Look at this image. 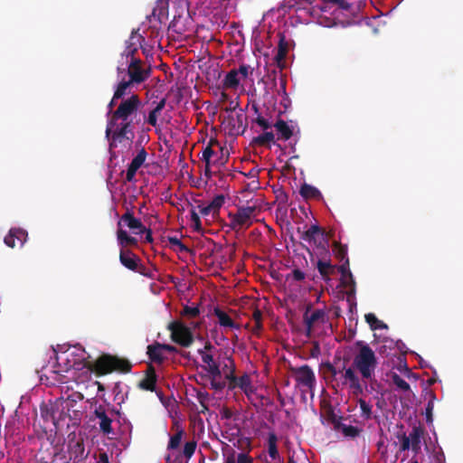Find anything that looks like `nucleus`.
<instances>
[{
    "label": "nucleus",
    "instance_id": "nucleus-46",
    "mask_svg": "<svg viewBox=\"0 0 463 463\" xmlns=\"http://www.w3.org/2000/svg\"><path fill=\"white\" fill-rule=\"evenodd\" d=\"M432 399L429 401L427 406H426V420L427 422L432 421V411L434 408V402L433 399L435 398V395L432 393Z\"/></svg>",
    "mask_w": 463,
    "mask_h": 463
},
{
    "label": "nucleus",
    "instance_id": "nucleus-16",
    "mask_svg": "<svg viewBox=\"0 0 463 463\" xmlns=\"http://www.w3.org/2000/svg\"><path fill=\"white\" fill-rule=\"evenodd\" d=\"M310 308L311 307L308 306L303 316L307 335H310L315 323H317L319 320H323L325 317V312L322 309H316L310 315H308Z\"/></svg>",
    "mask_w": 463,
    "mask_h": 463
},
{
    "label": "nucleus",
    "instance_id": "nucleus-10",
    "mask_svg": "<svg viewBox=\"0 0 463 463\" xmlns=\"http://www.w3.org/2000/svg\"><path fill=\"white\" fill-rule=\"evenodd\" d=\"M157 374L153 364H148L145 371L144 378L138 383L137 387L143 391L156 392L158 396L162 393L156 391Z\"/></svg>",
    "mask_w": 463,
    "mask_h": 463
},
{
    "label": "nucleus",
    "instance_id": "nucleus-25",
    "mask_svg": "<svg viewBox=\"0 0 463 463\" xmlns=\"http://www.w3.org/2000/svg\"><path fill=\"white\" fill-rule=\"evenodd\" d=\"M214 315L218 318V322L220 326L224 327H230V328H236L239 329V325H237L232 317L223 310L220 308L214 309Z\"/></svg>",
    "mask_w": 463,
    "mask_h": 463
},
{
    "label": "nucleus",
    "instance_id": "nucleus-36",
    "mask_svg": "<svg viewBox=\"0 0 463 463\" xmlns=\"http://www.w3.org/2000/svg\"><path fill=\"white\" fill-rule=\"evenodd\" d=\"M392 381L397 388L403 392H408L411 389L410 384L395 373L392 375Z\"/></svg>",
    "mask_w": 463,
    "mask_h": 463
},
{
    "label": "nucleus",
    "instance_id": "nucleus-1",
    "mask_svg": "<svg viewBox=\"0 0 463 463\" xmlns=\"http://www.w3.org/2000/svg\"><path fill=\"white\" fill-rule=\"evenodd\" d=\"M142 101L137 94H132L128 99H123L118 108L111 113L108 122L106 133H112V143H121L124 140L129 143L135 138V127L146 120V115L139 114Z\"/></svg>",
    "mask_w": 463,
    "mask_h": 463
},
{
    "label": "nucleus",
    "instance_id": "nucleus-32",
    "mask_svg": "<svg viewBox=\"0 0 463 463\" xmlns=\"http://www.w3.org/2000/svg\"><path fill=\"white\" fill-rule=\"evenodd\" d=\"M320 232V227L317 224H313L306 232H302L300 239L307 241H315V237L318 235Z\"/></svg>",
    "mask_w": 463,
    "mask_h": 463
},
{
    "label": "nucleus",
    "instance_id": "nucleus-37",
    "mask_svg": "<svg viewBox=\"0 0 463 463\" xmlns=\"http://www.w3.org/2000/svg\"><path fill=\"white\" fill-rule=\"evenodd\" d=\"M359 408L362 411V416L369 420L372 418V406L364 399L358 401Z\"/></svg>",
    "mask_w": 463,
    "mask_h": 463
},
{
    "label": "nucleus",
    "instance_id": "nucleus-47",
    "mask_svg": "<svg viewBox=\"0 0 463 463\" xmlns=\"http://www.w3.org/2000/svg\"><path fill=\"white\" fill-rule=\"evenodd\" d=\"M160 113L157 112V110L156 109H152L148 116H147V118H146V122L152 126V127H156L157 126V116L159 115Z\"/></svg>",
    "mask_w": 463,
    "mask_h": 463
},
{
    "label": "nucleus",
    "instance_id": "nucleus-48",
    "mask_svg": "<svg viewBox=\"0 0 463 463\" xmlns=\"http://www.w3.org/2000/svg\"><path fill=\"white\" fill-rule=\"evenodd\" d=\"M255 122L260 127L262 128L264 130H267L269 128H270L273 125L269 121L267 120L266 118H264L262 116L259 115L256 119H255Z\"/></svg>",
    "mask_w": 463,
    "mask_h": 463
},
{
    "label": "nucleus",
    "instance_id": "nucleus-22",
    "mask_svg": "<svg viewBox=\"0 0 463 463\" xmlns=\"http://www.w3.org/2000/svg\"><path fill=\"white\" fill-rule=\"evenodd\" d=\"M140 39L144 40L142 36L132 33L129 39L126 42V49L122 55L126 56L127 59L130 58V60L136 58L135 54L137 52V43H140Z\"/></svg>",
    "mask_w": 463,
    "mask_h": 463
},
{
    "label": "nucleus",
    "instance_id": "nucleus-45",
    "mask_svg": "<svg viewBox=\"0 0 463 463\" xmlns=\"http://www.w3.org/2000/svg\"><path fill=\"white\" fill-rule=\"evenodd\" d=\"M84 445L81 442L77 441L72 449V454H74V458H82L84 454Z\"/></svg>",
    "mask_w": 463,
    "mask_h": 463
},
{
    "label": "nucleus",
    "instance_id": "nucleus-33",
    "mask_svg": "<svg viewBox=\"0 0 463 463\" xmlns=\"http://www.w3.org/2000/svg\"><path fill=\"white\" fill-rule=\"evenodd\" d=\"M333 252L335 256L340 260H346L347 258V247L341 244L340 242L335 241L333 244Z\"/></svg>",
    "mask_w": 463,
    "mask_h": 463
},
{
    "label": "nucleus",
    "instance_id": "nucleus-17",
    "mask_svg": "<svg viewBox=\"0 0 463 463\" xmlns=\"http://www.w3.org/2000/svg\"><path fill=\"white\" fill-rule=\"evenodd\" d=\"M257 211V205L240 206L236 212V216L239 218V222H242L245 228H249L252 224V217Z\"/></svg>",
    "mask_w": 463,
    "mask_h": 463
},
{
    "label": "nucleus",
    "instance_id": "nucleus-27",
    "mask_svg": "<svg viewBox=\"0 0 463 463\" xmlns=\"http://www.w3.org/2000/svg\"><path fill=\"white\" fill-rule=\"evenodd\" d=\"M317 268L325 280L330 279V275L335 272V266H333L329 260H318L317 262Z\"/></svg>",
    "mask_w": 463,
    "mask_h": 463
},
{
    "label": "nucleus",
    "instance_id": "nucleus-2",
    "mask_svg": "<svg viewBox=\"0 0 463 463\" xmlns=\"http://www.w3.org/2000/svg\"><path fill=\"white\" fill-rule=\"evenodd\" d=\"M355 345L359 349L354 355L352 365L343 374V383L348 384L354 395H360L368 383L375 382L378 361L374 351L367 344L357 341Z\"/></svg>",
    "mask_w": 463,
    "mask_h": 463
},
{
    "label": "nucleus",
    "instance_id": "nucleus-58",
    "mask_svg": "<svg viewBox=\"0 0 463 463\" xmlns=\"http://www.w3.org/2000/svg\"><path fill=\"white\" fill-rule=\"evenodd\" d=\"M254 323L262 322V313L260 309H255L252 313Z\"/></svg>",
    "mask_w": 463,
    "mask_h": 463
},
{
    "label": "nucleus",
    "instance_id": "nucleus-8",
    "mask_svg": "<svg viewBox=\"0 0 463 463\" xmlns=\"http://www.w3.org/2000/svg\"><path fill=\"white\" fill-rule=\"evenodd\" d=\"M290 372L298 385L312 391L316 386V376L312 368L304 364L298 367H290Z\"/></svg>",
    "mask_w": 463,
    "mask_h": 463
},
{
    "label": "nucleus",
    "instance_id": "nucleus-56",
    "mask_svg": "<svg viewBox=\"0 0 463 463\" xmlns=\"http://www.w3.org/2000/svg\"><path fill=\"white\" fill-rule=\"evenodd\" d=\"M136 271L138 272L139 274L145 276V277L153 279V275L151 274V272L148 271V269L145 266H143L142 264H140L138 266V269H137Z\"/></svg>",
    "mask_w": 463,
    "mask_h": 463
},
{
    "label": "nucleus",
    "instance_id": "nucleus-49",
    "mask_svg": "<svg viewBox=\"0 0 463 463\" xmlns=\"http://www.w3.org/2000/svg\"><path fill=\"white\" fill-rule=\"evenodd\" d=\"M4 241L10 248H14L18 245L11 230L9 231V233L5 237Z\"/></svg>",
    "mask_w": 463,
    "mask_h": 463
},
{
    "label": "nucleus",
    "instance_id": "nucleus-4",
    "mask_svg": "<svg viewBox=\"0 0 463 463\" xmlns=\"http://www.w3.org/2000/svg\"><path fill=\"white\" fill-rule=\"evenodd\" d=\"M213 346L211 343H206L203 349H199L198 353L201 354V358L205 365L203 368L208 373V377L210 379V383L212 389L215 391H222L226 383L222 381V371L220 369V365L213 360V356L210 354H207L205 350H211Z\"/></svg>",
    "mask_w": 463,
    "mask_h": 463
},
{
    "label": "nucleus",
    "instance_id": "nucleus-59",
    "mask_svg": "<svg viewBox=\"0 0 463 463\" xmlns=\"http://www.w3.org/2000/svg\"><path fill=\"white\" fill-rule=\"evenodd\" d=\"M221 415H222V419L229 420V419L232 418L233 412L229 408H223L222 412H221Z\"/></svg>",
    "mask_w": 463,
    "mask_h": 463
},
{
    "label": "nucleus",
    "instance_id": "nucleus-53",
    "mask_svg": "<svg viewBox=\"0 0 463 463\" xmlns=\"http://www.w3.org/2000/svg\"><path fill=\"white\" fill-rule=\"evenodd\" d=\"M227 161L228 156H223V154H222L218 158L213 161V165L219 168L221 166H223L227 163Z\"/></svg>",
    "mask_w": 463,
    "mask_h": 463
},
{
    "label": "nucleus",
    "instance_id": "nucleus-35",
    "mask_svg": "<svg viewBox=\"0 0 463 463\" xmlns=\"http://www.w3.org/2000/svg\"><path fill=\"white\" fill-rule=\"evenodd\" d=\"M184 435L183 430H178L175 434L170 437V440L167 445V449H175L180 446L182 438Z\"/></svg>",
    "mask_w": 463,
    "mask_h": 463
},
{
    "label": "nucleus",
    "instance_id": "nucleus-13",
    "mask_svg": "<svg viewBox=\"0 0 463 463\" xmlns=\"http://www.w3.org/2000/svg\"><path fill=\"white\" fill-rule=\"evenodd\" d=\"M94 415L99 420V426L101 432L106 435H109L113 432L112 429V418L106 411L103 405H99L94 410Z\"/></svg>",
    "mask_w": 463,
    "mask_h": 463
},
{
    "label": "nucleus",
    "instance_id": "nucleus-41",
    "mask_svg": "<svg viewBox=\"0 0 463 463\" xmlns=\"http://www.w3.org/2000/svg\"><path fill=\"white\" fill-rule=\"evenodd\" d=\"M195 449H196V442L194 440L187 441L184 444V447L183 449L184 456L186 458H190L194 455Z\"/></svg>",
    "mask_w": 463,
    "mask_h": 463
},
{
    "label": "nucleus",
    "instance_id": "nucleus-52",
    "mask_svg": "<svg viewBox=\"0 0 463 463\" xmlns=\"http://www.w3.org/2000/svg\"><path fill=\"white\" fill-rule=\"evenodd\" d=\"M290 276L296 281H302L306 278L305 273L302 270L298 269H293L291 274H290Z\"/></svg>",
    "mask_w": 463,
    "mask_h": 463
},
{
    "label": "nucleus",
    "instance_id": "nucleus-30",
    "mask_svg": "<svg viewBox=\"0 0 463 463\" xmlns=\"http://www.w3.org/2000/svg\"><path fill=\"white\" fill-rule=\"evenodd\" d=\"M365 321L368 323L372 330L385 329L387 325L379 320L373 313H368L364 316Z\"/></svg>",
    "mask_w": 463,
    "mask_h": 463
},
{
    "label": "nucleus",
    "instance_id": "nucleus-40",
    "mask_svg": "<svg viewBox=\"0 0 463 463\" xmlns=\"http://www.w3.org/2000/svg\"><path fill=\"white\" fill-rule=\"evenodd\" d=\"M168 241L170 242V244L172 246H175L178 248V250L180 252H187L189 251V248L187 246H185L180 239H178L177 237L175 236H169L167 238Z\"/></svg>",
    "mask_w": 463,
    "mask_h": 463
},
{
    "label": "nucleus",
    "instance_id": "nucleus-14",
    "mask_svg": "<svg viewBox=\"0 0 463 463\" xmlns=\"http://www.w3.org/2000/svg\"><path fill=\"white\" fill-rule=\"evenodd\" d=\"M147 156V153L144 147H142L137 156L132 159L126 173V181L132 182L135 179L137 171L145 163Z\"/></svg>",
    "mask_w": 463,
    "mask_h": 463
},
{
    "label": "nucleus",
    "instance_id": "nucleus-64",
    "mask_svg": "<svg viewBox=\"0 0 463 463\" xmlns=\"http://www.w3.org/2000/svg\"><path fill=\"white\" fill-rule=\"evenodd\" d=\"M237 462V458H235V455H234V451L229 455L226 459H225V463H236Z\"/></svg>",
    "mask_w": 463,
    "mask_h": 463
},
{
    "label": "nucleus",
    "instance_id": "nucleus-51",
    "mask_svg": "<svg viewBox=\"0 0 463 463\" xmlns=\"http://www.w3.org/2000/svg\"><path fill=\"white\" fill-rule=\"evenodd\" d=\"M288 42L286 41V37L284 34L279 33L278 51H286V52H288Z\"/></svg>",
    "mask_w": 463,
    "mask_h": 463
},
{
    "label": "nucleus",
    "instance_id": "nucleus-19",
    "mask_svg": "<svg viewBox=\"0 0 463 463\" xmlns=\"http://www.w3.org/2000/svg\"><path fill=\"white\" fill-rule=\"evenodd\" d=\"M159 342H155L152 345H147L146 354L149 360L158 365L162 364L166 357L164 354L163 349L158 346Z\"/></svg>",
    "mask_w": 463,
    "mask_h": 463
},
{
    "label": "nucleus",
    "instance_id": "nucleus-34",
    "mask_svg": "<svg viewBox=\"0 0 463 463\" xmlns=\"http://www.w3.org/2000/svg\"><path fill=\"white\" fill-rule=\"evenodd\" d=\"M201 311L198 306L195 307H190V306H184L182 311L180 312L181 317L185 318H195L199 317Z\"/></svg>",
    "mask_w": 463,
    "mask_h": 463
},
{
    "label": "nucleus",
    "instance_id": "nucleus-7",
    "mask_svg": "<svg viewBox=\"0 0 463 463\" xmlns=\"http://www.w3.org/2000/svg\"><path fill=\"white\" fill-rule=\"evenodd\" d=\"M231 364V371L226 373V379L229 381L230 389L240 388L246 395L253 392L251 380L249 374L244 373L241 377L235 376V364L232 357H228Z\"/></svg>",
    "mask_w": 463,
    "mask_h": 463
},
{
    "label": "nucleus",
    "instance_id": "nucleus-42",
    "mask_svg": "<svg viewBox=\"0 0 463 463\" xmlns=\"http://www.w3.org/2000/svg\"><path fill=\"white\" fill-rule=\"evenodd\" d=\"M191 221H192V226H193V229L195 231V232H202L203 228H202V222H201V220H200V217L198 215V213L195 212V210H192L191 211Z\"/></svg>",
    "mask_w": 463,
    "mask_h": 463
},
{
    "label": "nucleus",
    "instance_id": "nucleus-43",
    "mask_svg": "<svg viewBox=\"0 0 463 463\" xmlns=\"http://www.w3.org/2000/svg\"><path fill=\"white\" fill-rule=\"evenodd\" d=\"M324 367L326 369V371L328 373H330L333 376H335L336 374L338 373H341L342 375L344 374L345 371V364H343V366L341 368H337L335 367L334 364H332L331 363L327 362L326 364H324Z\"/></svg>",
    "mask_w": 463,
    "mask_h": 463
},
{
    "label": "nucleus",
    "instance_id": "nucleus-20",
    "mask_svg": "<svg viewBox=\"0 0 463 463\" xmlns=\"http://www.w3.org/2000/svg\"><path fill=\"white\" fill-rule=\"evenodd\" d=\"M247 117L244 113L240 112L235 116H229L228 123L231 126V131L236 133H243L246 129Z\"/></svg>",
    "mask_w": 463,
    "mask_h": 463
},
{
    "label": "nucleus",
    "instance_id": "nucleus-15",
    "mask_svg": "<svg viewBox=\"0 0 463 463\" xmlns=\"http://www.w3.org/2000/svg\"><path fill=\"white\" fill-rule=\"evenodd\" d=\"M119 261L128 269L136 271L138 269L140 258L130 250L121 249L119 252Z\"/></svg>",
    "mask_w": 463,
    "mask_h": 463
},
{
    "label": "nucleus",
    "instance_id": "nucleus-26",
    "mask_svg": "<svg viewBox=\"0 0 463 463\" xmlns=\"http://www.w3.org/2000/svg\"><path fill=\"white\" fill-rule=\"evenodd\" d=\"M338 270H339V272L342 274V276L344 278L347 277V280L344 281L343 284L345 287L351 288V289L353 291H354L355 281H354V279L353 277V274L351 273V271L349 269V260L348 259H346L345 263H343L342 265H340L338 267Z\"/></svg>",
    "mask_w": 463,
    "mask_h": 463
},
{
    "label": "nucleus",
    "instance_id": "nucleus-28",
    "mask_svg": "<svg viewBox=\"0 0 463 463\" xmlns=\"http://www.w3.org/2000/svg\"><path fill=\"white\" fill-rule=\"evenodd\" d=\"M240 80L238 79V71L236 70L230 71L224 80L223 87L226 89H235L238 87Z\"/></svg>",
    "mask_w": 463,
    "mask_h": 463
},
{
    "label": "nucleus",
    "instance_id": "nucleus-39",
    "mask_svg": "<svg viewBox=\"0 0 463 463\" xmlns=\"http://www.w3.org/2000/svg\"><path fill=\"white\" fill-rule=\"evenodd\" d=\"M225 202V197L222 194L216 195L209 203V207L213 210V213H218Z\"/></svg>",
    "mask_w": 463,
    "mask_h": 463
},
{
    "label": "nucleus",
    "instance_id": "nucleus-21",
    "mask_svg": "<svg viewBox=\"0 0 463 463\" xmlns=\"http://www.w3.org/2000/svg\"><path fill=\"white\" fill-rule=\"evenodd\" d=\"M273 126L278 132L279 139L287 141L293 136L292 128L285 120L279 118Z\"/></svg>",
    "mask_w": 463,
    "mask_h": 463
},
{
    "label": "nucleus",
    "instance_id": "nucleus-44",
    "mask_svg": "<svg viewBox=\"0 0 463 463\" xmlns=\"http://www.w3.org/2000/svg\"><path fill=\"white\" fill-rule=\"evenodd\" d=\"M230 219H231V222H230V227L232 230L233 231H239L240 229L241 228H245V226L242 224V222H239V218L236 216V214H231L230 213Z\"/></svg>",
    "mask_w": 463,
    "mask_h": 463
},
{
    "label": "nucleus",
    "instance_id": "nucleus-29",
    "mask_svg": "<svg viewBox=\"0 0 463 463\" xmlns=\"http://www.w3.org/2000/svg\"><path fill=\"white\" fill-rule=\"evenodd\" d=\"M135 85L134 82H130V80H122L116 87L114 91V99H120L127 94L128 89L131 86Z\"/></svg>",
    "mask_w": 463,
    "mask_h": 463
},
{
    "label": "nucleus",
    "instance_id": "nucleus-50",
    "mask_svg": "<svg viewBox=\"0 0 463 463\" xmlns=\"http://www.w3.org/2000/svg\"><path fill=\"white\" fill-rule=\"evenodd\" d=\"M236 463H254L253 458L247 453H239Z\"/></svg>",
    "mask_w": 463,
    "mask_h": 463
},
{
    "label": "nucleus",
    "instance_id": "nucleus-57",
    "mask_svg": "<svg viewBox=\"0 0 463 463\" xmlns=\"http://www.w3.org/2000/svg\"><path fill=\"white\" fill-rule=\"evenodd\" d=\"M249 69L250 67L248 65L242 64L239 67L237 71L238 73L241 74L243 78H247L249 75Z\"/></svg>",
    "mask_w": 463,
    "mask_h": 463
},
{
    "label": "nucleus",
    "instance_id": "nucleus-62",
    "mask_svg": "<svg viewBox=\"0 0 463 463\" xmlns=\"http://www.w3.org/2000/svg\"><path fill=\"white\" fill-rule=\"evenodd\" d=\"M166 103L165 99H162L156 106L154 108V109L157 110V112L161 113V111L165 109Z\"/></svg>",
    "mask_w": 463,
    "mask_h": 463
},
{
    "label": "nucleus",
    "instance_id": "nucleus-3",
    "mask_svg": "<svg viewBox=\"0 0 463 463\" xmlns=\"http://www.w3.org/2000/svg\"><path fill=\"white\" fill-rule=\"evenodd\" d=\"M88 368L97 375H106L113 372L128 373L132 369V364L126 358L105 354L100 355Z\"/></svg>",
    "mask_w": 463,
    "mask_h": 463
},
{
    "label": "nucleus",
    "instance_id": "nucleus-38",
    "mask_svg": "<svg viewBox=\"0 0 463 463\" xmlns=\"http://www.w3.org/2000/svg\"><path fill=\"white\" fill-rule=\"evenodd\" d=\"M11 232L14 234V240L17 242L18 246H23L27 237V232L20 228H13L11 229Z\"/></svg>",
    "mask_w": 463,
    "mask_h": 463
},
{
    "label": "nucleus",
    "instance_id": "nucleus-12",
    "mask_svg": "<svg viewBox=\"0 0 463 463\" xmlns=\"http://www.w3.org/2000/svg\"><path fill=\"white\" fill-rule=\"evenodd\" d=\"M122 222H124L125 225L136 234H141L146 231V227L143 225L142 222L136 218L133 213L128 209L118 222V226L119 228Z\"/></svg>",
    "mask_w": 463,
    "mask_h": 463
},
{
    "label": "nucleus",
    "instance_id": "nucleus-18",
    "mask_svg": "<svg viewBox=\"0 0 463 463\" xmlns=\"http://www.w3.org/2000/svg\"><path fill=\"white\" fill-rule=\"evenodd\" d=\"M278 437L275 432H269L268 436V453L271 459L275 460V463H284L283 458L280 457L277 446ZM264 463H269L268 459L264 460Z\"/></svg>",
    "mask_w": 463,
    "mask_h": 463
},
{
    "label": "nucleus",
    "instance_id": "nucleus-24",
    "mask_svg": "<svg viewBox=\"0 0 463 463\" xmlns=\"http://www.w3.org/2000/svg\"><path fill=\"white\" fill-rule=\"evenodd\" d=\"M299 194L303 198L307 200H320L323 198L321 192L317 187L307 184H304L303 185H301Z\"/></svg>",
    "mask_w": 463,
    "mask_h": 463
},
{
    "label": "nucleus",
    "instance_id": "nucleus-6",
    "mask_svg": "<svg viewBox=\"0 0 463 463\" xmlns=\"http://www.w3.org/2000/svg\"><path fill=\"white\" fill-rule=\"evenodd\" d=\"M424 434V430L420 426H414L410 432L409 436L406 433L399 434L397 437L401 439V451H406L411 449L414 453H418L420 450L421 438Z\"/></svg>",
    "mask_w": 463,
    "mask_h": 463
},
{
    "label": "nucleus",
    "instance_id": "nucleus-11",
    "mask_svg": "<svg viewBox=\"0 0 463 463\" xmlns=\"http://www.w3.org/2000/svg\"><path fill=\"white\" fill-rule=\"evenodd\" d=\"M341 419L342 418L337 419L335 417H333V419L331 420L334 430L335 431L341 432L345 438L352 439L360 436V434L363 431V430L361 428L343 423Z\"/></svg>",
    "mask_w": 463,
    "mask_h": 463
},
{
    "label": "nucleus",
    "instance_id": "nucleus-23",
    "mask_svg": "<svg viewBox=\"0 0 463 463\" xmlns=\"http://www.w3.org/2000/svg\"><path fill=\"white\" fill-rule=\"evenodd\" d=\"M117 239L121 249H125L128 246H137L138 242L137 238L128 235V232L121 228H118L117 231Z\"/></svg>",
    "mask_w": 463,
    "mask_h": 463
},
{
    "label": "nucleus",
    "instance_id": "nucleus-63",
    "mask_svg": "<svg viewBox=\"0 0 463 463\" xmlns=\"http://www.w3.org/2000/svg\"><path fill=\"white\" fill-rule=\"evenodd\" d=\"M199 209H200V213L203 215H208L212 212L213 213V210L209 207V204L206 206H199Z\"/></svg>",
    "mask_w": 463,
    "mask_h": 463
},
{
    "label": "nucleus",
    "instance_id": "nucleus-31",
    "mask_svg": "<svg viewBox=\"0 0 463 463\" xmlns=\"http://www.w3.org/2000/svg\"><path fill=\"white\" fill-rule=\"evenodd\" d=\"M275 136L273 132H264L261 135H259L258 137H255L253 138V143H255L258 146H269L270 143H274Z\"/></svg>",
    "mask_w": 463,
    "mask_h": 463
},
{
    "label": "nucleus",
    "instance_id": "nucleus-9",
    "mask_svg": "<svg viewBox=\"0 0 463 463\" xmlns=\"http://www.w3.org/2000/svg\"><path fill=\"white\" fill-rule=\"evenodd\" d=\"M151 73V69L143 68V61L139 58H133L130 60L128 65V75L130 82L135 84H141L146 81Z\"/></svg>",
    "mask_w": 463,
    "mask_h": 463
},
{
    "label": "nucleus",
    "instance_id": "nucleus-55",
    "mask_svg": "<svg viewBox=\"0 0 463 463\" xmlns=\"http://www.w3.org/2000/svg\"><path fill=\"white\" fill-rule=\"evenodd\" d=\"M158 346H160L164 352H168V353H177V348L172 345H168V344H161L159 343Z\"/></svg>",
    "mask_w": 463,
    "mask_h": 463
},
{
    "label": "nucleus",
    "instance_id": "nucleus-54",
    "mask_svg": "<svg viewBox=\"0 0 463 463\" xmlns=\"http://www.w3.org/2000/svg\"><path fill=\"white\" fill-rule=\"evenodd\" d=\"M213 155H215V152L213 149V147H211V146H206L203 151L201 159H206L208 157H213Z\"/></svg>",
    "mask_w": 463,
    "mask_h": 463
},
{
    "label": "nucleus",
    "instance_id": "nucleus-5",
    "mask_svg": "<svg viewBox=\"0 0 463 463\" xmlns=\"http://www.w3.org/2000/svg\"><path fill=\"white\" fill-rule=\"evenodd\" d=\"M167 329L171 333V339L175 344L189 347L194 343V335L191 329L180 320H175L168 324Z\"/></svg>",
    "mask_w": 463,
    "mask_h": 463
},
{
    "label": "nucleus",
    "instance_id": "nucleus-60",
    "mask_svg": "<svg viewBox=\"0 0 463 463\" xmlns=\"http://www.w3.org/2000/svg\"><path fill=\"white\" fill-rule=\"evenodd\" d=\"M287 53L288 52H286V51H278L277 52V54L275 56V61L278 62L279 65L286 58Z\"/></svg>",
    "mask_w": 463,
    "mask_h": 463
},
{
    "label": "nucleus",
    "instance_id": "nucleus-61",
    "mask_svg": "<svg viewBox=\"0 0 463 463\" xmlns=\"http://www.w3.org/2000/svg\"><path fill=\"white\" fill-rule=\"evenodd\" d=\"M209 394L207 392H197V400L200 404H203V402H206V400L208 399Z\"/></svg>",
    "mask_w": 463,
    "mask_h": 463
}]
</instances>
